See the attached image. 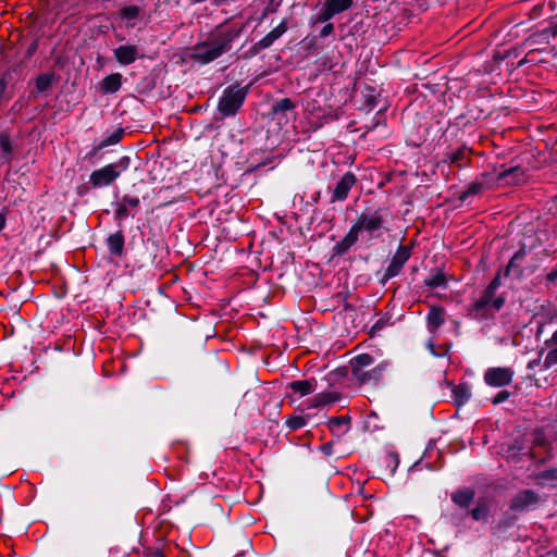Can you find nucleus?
<instances>
[{"label":"nucleus","mask_w":557,"mask_h":557,"mask_svg":"<svg viewBox=\"0 0 557 557\" xmlns=\"http://www.w3.org/2000/svg\"><path fill=\"white\" fill-rule=\"evenodd\" d=\"M385 214H387L385 208H377L373 211L363 210L356 218L346 235L332 247V259L346 255L359 240L362 232L368 233L372 238H377L382 230H387L384 226Z\"/></svg>","instance_id":"f257e3e1"},{"label":"nucleus","mask_w":557,"mask_h":557,"mask_svg":"<svg viewBox=\"0 0 557 557\" xmlns=\"http://www.w3.org/2000/svg\"><path fill=\"white\" fill-rule=\"evenodd\" d=\"M133 159H138L137 152L122 156L115 162L108 163L102 168L92 171L89 175V183L94 188L110 186L121 176L122 173L129 169Z\"/></svg>","instance_id":"f03ea898"},{"label":"nucleus","mask_w":557,"mask_h":557,"mask_svg":"<svg viewBox=\"0 0 557 557\" xmlns=\"http://www.w3.org/2000/svg\"><path fill=\"white\" fill-rule=\"evenodd\" d=\"M249 86L242 87L238 83L227 86L218 102V111L223 117L234 116L243 107Z\"/></svg>","instance_id":"7ed1b4c3"},{"label":"nucleus","mask_w":557,"mask_h":557,"mask_svg":"<svg viewBox=\"0 0 557 557\" xmlns=\"http://www.w3.org/2000/svg\"><path fill=\"white\" fill-rule=\"evenodd\" d=\"M242 32L243 26L220 24L210 33L207 40L222 57L232 50L234 40L239 37Z\"/></svg>","instance_id":"20e7f679"},{"label":"nucleus","mask_w":557,"mask_h":557,"mask_svg":"<svg viewBox=\"0 0 557 557\" xmlns=\"http://www.w3.org/2000/svg\"><path fill=\"white\" fill-rule=\"evenodd\" d=\"M495 293L486 286L481 297L473 302L471 312L475 313L478 319H486L490 309L499 311L504 307L506 297L504 295L496 296Z\"/></svg>","instance_id":"39448f33"},{"label":"nucleus","mask_w":557,"mask_h":557,"mask_svg":"<svg viewBox=\"0 0 557 557\" xmlns=\"http://www.w3.org/2000/svg\"><path fill=\"white\" fill-rule=\"evenodd\" d=\"M541 495L531 488L520 490L509 500V509L517 513L536 510L542 503Z\"/></svg>","instance_id":"423d86ee"},{"label":"nucleus","mask_w":557,"mask_h":557,"mask_svg":"<svg viewBox=\"0 0 557 557\" xmlns=\"http://www.w3.org/2000/svg\"><path fill=\"white\" fill-rule=\"evenodd\" d=\"M473 150L465 143L456 149H449L442 154L441 162L449 166L465 169L471 164Z\"/></svg>","instance_id":"0eeeda50"},{"label":"nucleus","mask_w":557,"mask_h":557,"mask_svg":"<svg viewBox=\"0 0 557 557\" xmlns=\"http://www.w3.org/2000/svg\"><path fill=\"white\" fill-rule=\"evenodd\" d=\"M515 371L509 367H492L484 372V382L491 387H504L512 382Z\"/></svg>","instance_id":"6e6552de"},{"label":"nucleus","mask_w":557,"mask_h":557,"mask_svg":"<svg viewBox=\"0 0 557 557\" xmlns=\"http://www.w3.org/2000/svg\"><path fill=\"white\" fill-rule=\"evenodd\" d=\"M220 57L221 54L215 50L214 47L210 45V42L207 39L197 42L193 47V52L190 54V59L201 65L209 64L219 59Z\"/></svg>","instance_id":"1a4fd4ad"},{"label":"nucleus","mask_w":557,"mask_h":557,"mask_svg":"<svg viewBox=\"0 0 557 557\" xmlns=\"http://www.w3.org/2000/svg\"><path fill=\"white\" fill-rule=\"evenodd\" d=\"M59 82V75L53 72L41 73L35 78V88L29 91L30 99H37L39 95L48 96L53 86Z\"/></svg>","instance_id":"9d476101"},{"label":"nucleus","mask_w":557,"mask_h":557,"mask_svg":"<svg viewBox=\"0 0 557 557\" xmlns=\"http://www.w3.org/2000/svg\"><path fill=\"white\" fill-rule=\"evenodd\" d=\"M357 182L358 180L352 172H346L336 183L332 193L331 202L334 203L336 201L346 200L350 189L357 184Z\"/></svg>","instance_id":"9b49d317"},{"label":"nucleus","mask_w":557,"mask_h":557,"mask_svg":"<svg viewBox=\"0 0 557 557\" xmlns=\"http://www.w3.org/2000/svg\"><path fill=\"white\" fill-rule=\"evenodd\" d=\"M519 516L517 512L508 510L504 511L499 519L492 522L491 532L492 535H496L498 537L505 535L510 529L515 528L518 524Z\"/></svg>","instance_id":"f8f14e48"},{"label":"nucleus","mask_w":557,"mask_h":557,"mask_svg":"<svg viewBox=\"0 0 557 557\" xmlns=\"http://www.w3.org/2000/svg\"><path fill=\"white\" fill-rule=\"evenodd\" d=\"M411 250H412L411 246H406V245H401V244L398 245L397 250L394 253V256L387 267L388 275H391V274L398 275L401 272L405 263L411 257V253H412Z\"/></svg>","instance_id":"ddd939ff"},{"label":"nucleus","mask_w":557,"mask_h":557,"mask_svg":"<svg viewBox=\"0 0 557 557\" xmlns=\"http://www.w3.org/2000/svg\"><path fill=\"white\" fill-rule=\"evenodd\" d=\"M387 368H388V362L382 361L370 370H364L363 372L359 371L358 376H356L355 379L360 384L372 383V384L376 385L380 382H382V380L384 377V373L387 371Z\"/></svg>","instance_id":"4468645a"},{"label":"nucleus","mask_w":557,"mask_h":557,"mask_svg":"<svg viewBox=\"0 0 557 557\" xmlns=\"http://www.w3.org/2000/svg\"><path fill=\"white\" fill-rule=\"evenodd\" d=\"M113 54L121 65H129L140 58L138 48L135 45L119 46L113 50Z\"/></svg>","instance_id":"2eb2a0df"},{"label":"nucleus","mask_w":557,"mask_h":557,"mask_svg":"<svg viewBox=\"0 0 557 557\" xmlns=\"http://www.w3.org/2000/svg\"><path fill=\"white\" fill-rule=\"evenodd\" d=\"M527 256V247L525 244H522L521 247L513 253L510 258L508 264L504 269V276L508 277L511 272L516 273V276L520 278L523 275V270L521 269V262Z\"/></svg>","instance_id":"dca6fc26"},{"label":"nucleus","mask_w":557,"mask_h":557,"mask_svg":"<svg viewBox=\"0 0 557 557\" xmlns=\"http://www.w3.org/2000/svg\"><path fill=\"white\" fill-rule=\"evenodd\" d=\"M524 176V170L520 165L504 169L497 173L496 181L507 185L519 184Z\"/></svg>","instance_id":"f3484780"},{"label":"nucleus","mask_w":557,"mask_h":557,"mask_svg":"<svg viewBox=\"0 0 557 557\" xmlns=\"http://www.w3.org/2000/svg\"><path fill=\"white\" fill-rule=\"evenodd\" d=\"M107 249L111 256L122 257L124 255L125 236L122 230L110 234L106 239Z\"/></svg>","instance_id":"a211bd4d"},{"label":"nucleus","mask_w":557,"mask_h":557,"mask_svg":"<svg viewBox=\"0 0 557 557\" xmlns=\"http://www.w3.org/2000/svg\"><path fill=\"white\" fill-rule=\"evenodd\" d=\"M450 498L456 506L467 509L475 498V491L472 487H461L453 492Z\"/></svg>","instance_id":"6ab92c4d"},{"label":"nucleus","mask_w":557,"mask_h":557,"mask_svg":"<svg viewBox=\"0 0 557 557\" xmlns=\"http://www.w3.org/2000/svg\"><path fill=\"white\" fill-rule=\"evenodd\" d=\"M426 326L429 332L434 333L445 322V309L442 306H431L426 314Z\"/></svg>","instance_id":"aec40b11"},{"label":"nucleus","mask_w":557,"mask_h":557,"mask_svg":"<svg viewBox=\"0 0 557 557\" xmlns=\"http://www.w3.org/2000/svg\"><path fill=\"white\" fill-rule=\"evenodd\" d=\"M123 76L121 73H111L99 84V89L103 95H112L120 90Z\"/></svg>","instance_id":"412c9836"},{"label":"nucleus","mask_w":557,"mask_h":557,"mask_svg":"<svg viewBox=\"0 0 557 557\" xmlns=\"http://www.w3.org/2000/svg\"><path fill=\"white\" fill-rule=\"evenodd\" d=\"M317 380L314 377L308 380L292 381L287 384V388L300 396H307L315 391Z\"/></svg>","instance_id":"4be33fe9"},{"label":"nucleus","mask_w":557,"mask_h":557,"mask_svg":"<svg viewBox=\"0 0 557 557\" xmlns=\"http://www.w3.org/2000/svg\"><path fill=\"white\" fill-rule=\"evenodd\" d=\"M490 513L491 504L485 497H479L475 507L470 510V516L474 521L487 522Z\"/></svg>","instance_id":"5701e85b"},{"label":"nucleus","mask_w":557,"mask_h":557,"mask_svg":"<svg viewBox=\"0 0 557 557\" xmlns=\"http://www.w3.org/2000/svg\"><path fill=\"white\" fill-rule=\"evenodd\" d=\"M287 20L284 18L276 27L259 40V45L262 46L263 49L270 48L276 39L287 32Z\"/></svg>","instance_id":"b1692460"},{"label":"nucleus","mask_w":557,"mask_h":557,"mask_svg":"<svg viewBox=\"0 0 557 557\" xmlns=\"http://www.w3.org/2000/svg\"><path fill=\"white\" fill-rule=\"evenodd\" d=\"M451 393L454 404L458 409L465 406L471 398V388L468 383L455 385Z\"/></svg>","instance_id":"393cba45"},{"label":"nucleus","mask_w":557,"mask_h":557,"mask_svg":"<svg viewBox=\"0 0 557 557\" xmlns=\"http://www.w3.org/2000/svg\"><path fill=\"white\" fill-rule=\"evenodd\" d=\"M472 125L473 122L470 119H468L466 114H459L454 120H450L448 122V126L444 135L446 136L447 134H449L451 137H455L457 136L459 131L469 128Z\"/></svg>","instance_id":"a878e982"},{"label":"nucleus","mask_w":557,"mask_h":557,"mask_svg":"<svg viewBox=\"0 0 557 557\" xmlns=\"http://www.w3.org/2000/svg\"><path fill=\"white\" fill-rule=\"evenodd\" d=\"M295 108L290 98H282L272 103L270 114L273 119H280L281 115L286 116L287 112H294Z\"/></svg>","instance_id":"bb28decb"},{"label":"nucleus","mask_w":557,"mask_h":557,"mask_svg":"<svg viewBox=\"0 0 557 557\" xmlns=\"http://www.w3.org/2000/svg\"><path fill=\"white\" fill-rule=\"evenodd\" d=\"M350 420L351 418L348 414L332 417L327 421V428L333 434H337L339 436L349 430Z\"/></svg>","instance_id":"cd10ccee"},{"label":"nucleus","mask_w":557,"mask_h":557,"mask_svg":"<svg viewBox=\"0 0 557 557\" xmlns=\"http://www.w3.org/2000/svg\"><path fill=\"white\" fill-rule=\"evenodd\" d=\"M143 10L138 5H126L119 10V17L126 22L127 27H134V21L141 16Z\"/></svg>","instance_id":"c85d7f7f"},{"label":"nucleus","mask_w":557,"mask_h":557,"mask_svg":"<svg viewBox=\"0 0 557 557\" xmlns=\"http://www.w3.org/2000/svg\"><path fill=\"white\" fill-rule=\"evenodd\" d=\"M374 362V357L370 354H360L357 355L352 360L350 361L351 364V374L354 379L358 376L359 373L357 372H363L366 368L372 366Z\"/></svg>","instance_id":"c756f323"},{"label":"nucleus","mask_w":557,"mask_h":557,"mask_svg":"<svg viewBox=\"0 0 557 557\" xmlns=\"http://www.w3.org/2000/svg\"><path fill=\"white\" fill-rule=\"evenodd\" d=\"M550 344H554L555 347L547 352L544 359V367L546 369L557 364V330L554 332L552 338L545 341L546 346H549Z\"/></svg>","instance_id":"7c9ffc66"},{"label":"nucleus","mask_w":557,"mask_h":557,"mask_svg":"<svg viewBox=\"0 0 557 557\" xmlns=\"http://www.w3.org/2000/svg\"><path fill=\"white\" fill-rule=\"evenodd\" d=\"M309 418V414L287 416L285 417V425L289 431H297L307 424Z\"/></svg>","instance_id":"2f4dec72"},{"label":"nucleus","mask_w":557,"mask_h":557,"mask_svg":"<svg viewBox=\"0 0 557 557\" xmlns=\"http://www.w3.org/2000/svg\"><path fill=\"white\" fill-rule=\"evenodd\" d=\"M0 150L2 159L10 161L13 152V146L9 133L4 131L0 132Z\"/></svg>","instance_id":"473e14b6"},{"label":"nucleus","mask_w":557,"mask_h":557,"mask_svg":"<svg viewBox=\"0 0 557 557\" xmlns=\"http://www.w3.org/2000/svg\"><path fill=\"white\" fill-rule=\"evenodd\" d=\"M446 275L442 270H437L435 274H431L424 280V285L430 288L446 287Z\"/></svg>","instance_id":"72a5a7b5"},{"label":"nucleus","mask_w":557,"mask_h":557,"mask_svg":"<svg viewBox=\"0 0 557 557\" xmlns=\"http://www.w3.org/2000/svg\"><path fill=\"white\" fill-rule=\"evenodd\" d=\"M339 399L337 392H322L315 395L313 407H322L324 405L333 404Z\"/></svg>","instance_id":"f704fd0d"},{"label":"nucleus","mask_w":557,"mask_h":557,"mask_svg":"<svg viewBox=\"0 0 557 557\" xmlns=\"http://www.w3.org/2000/svg\"><path fill=\"white\" fill-rule=\"evenodd\" d=\"M483 188H484L483 182H479V181L471 182L468 185V187L463 191L460 193L459 200L461 202H465L469 197H473V196H476L478 194H480Z\"/></svg>","instance_id":"c9c22d12"},{"label":"nucleus","mask_w":557,"mask_h":557,"mask_svg":"<svg viewBox=\"0 0 557 557\" xmlns=\"http://www.w3.org/2000/svg\"><path fill=\"white\" fill-rule=\"evenodd\" d=\"M524 442L523 435L515 437L507 446V454L512 458L518 456L525 448Z\"/></svg>","instance_id":"e433bc0d"},{"label":"nucleus","mask_w":557,"mask_h":557,"mask_svg":"<svg viewBox=\"0 0 557 557\" xmlns=\"http://www.w3.org/2000/svg\"><path fill=\"white\" fill-rule=\"evenodd\" d=\"M335 15H337V13L326 2H324L313 23H330L329 21Z\"/></svg>","instance_id":"4c0bfd02"},{"label":"nucleus","mask_w":557,"mask_h":557,"mask_svg":"<svg viewBox=\"0 0 557 557\" xmlns=\"http://www.w3.org/2000/svg\"><path fill=\"white\" fill-rule=\"evenodd\" d=\"M124 135H125V128L122 126H119L111 135L104 137L101 140L102 146H104V148H106V147H109L112 145H116L121 141V139L123 138Z\"/></svg>","instance_id":"58836bf2"},{"label":"nucleus","mask_w":557,"mask_h":557,"mask_svg":"<svg viewBox=\"0 0 557 557\" xmlns=\"http://www.w3.org/2000/svg\"><path fill=\"white\" fill-rule=\"evenodd\" d=\"M533 434H534V440H533L534 446L545 447V448L550 447L552 442L547 438L543 428H536L534 430Z\"/></svg>","instance_id":"ea45409f"},{"label":"nucleus","mask_w":557,"mask_h":557,"mask_svg":"<svg viewBox=\"0 0 557 557\" xmlns=\"http://www.w3.org/2000/svg\"><path fill=\"white\" fill-rule=\"evenodd\" d=\"M337 14L349 10L354 0H326L325 1Z\"/></svg>","instance_id":"a19ab883"},{"label":"nucleus","mask_w":557,"mask_h":557,"mask_svg":"<svg viewBox=\"0 0 557 557\" xmlns=\"http://www.w3.org/2000/svg\"><path fill=\"white\" fill-rule=\"evenodd\" d=\"M16 81L13 78L12 73L7 69L0 76V86L7 91L14 90Z\"/></svg>","instance_id":"79ce46f5"},{"label":"nucleus","mask_w":557,"mask_h":557,"mask_svg":"<svg viewBox=\"0 0 557 557\" xmlns=\"http://www.w3.org/2000/svg\"><path fill=\"white\" fill-rule=\"evenodd\" d=\"M392 317L389 314H385L384 317L380 318L370 329L369 335L371 337H374L377 335L385 326L392 324L391 322Z\"/></svg>","instance_id":"37998d69"},{"label":"nucleus","mask_w":557,"mask_h":557,"mask_svg":"<svg viewBox=\"0 0 557 557\" xmlns=\"http://www.w3.org/2000/svg\"><path fill=\"white\" fill-rule=\"evenodd\" d=\"M116 206H117V208H116V210H115V212H114V216H113V219H114L115 223H116L119 226H121L122 221H123L124 219H126V218L129 215V210H128V208H127L124 203H122L121 201H120V202H117V203H116Z\"/></svg>","instance_id":"c03bdc74"},{"label":"nucleus","mask_w":557,"mask_h":557,"mask_svg":"<svg viewBox=\"0 0 557 557\" xmlns=\"http://www.w3.org/2000/svg\"><path fill=\"white\" fill-rule=\"evenodd\" d=\"M8 70L12 73L16 83L24 78V63L22 61L13 63Z\"/></svg>","instance_id":"a18cd8bd"},{"label":"nucleus","mask_w":557,"mask_h":557,"mask_svg":"<svg viewBox=\"0 0 557 557\" xmlns=\"http://www.w3.org/2000/svg\"><path fill=\"white\" fill-rule=\"evenodd\" d=\"M386 467L391 468V472L394 473L399 465L398 455L395 453H388L383 459Z\"/></svg>","instance_id":"49530a36"},{"label":"nucleus","mask_w":557,"mask_h":557,"mask_svg":"<svg viewBox=\"0 0 557 557\" xmlns=\"http://www.w3.org/2000/svg\"><path fill=\"white\" fill-rule=\"evenodd\" d=\"M539 476L547 482L557 481V468L545 469Z\"/></svg>","instance_id":"de8ad7c7"},{"label":"nucleus","mask_w":557,"mask_h":557,"mask_svg":"<svg viewBox=\"0 0 557 557\" xmlns=\"http://www.w3.org/2000/svg\"><path fill=\"white\" fill-rule=\"evenodd\" d=\"M121 202L124 203L127 208H137L139 207L140 200L137 197L124 195Z\"/></svg>","instance_id":"09e8293b"},{"label":"nucleus","mask_w":557,"mask_h":557,"mask_svg":"<svg viewBox=\"0 0 557 557\" xmlns=\"http://www.w3.org/2000/svg\"><path fill=\"white\" fill-rule=\"evenodd\" d=\"M510 396H511L510 392H508L506 389L499 391L493 398L492 403H493V405L502 404V403L506 401L507 399H509Z\"/></svg>","instance_id":"8fccbe9b"},{"label":"nucleus","mask_w":557,"mask_h":557,"mask_svg":"<svg viewBox=\"0 0 557 557\" xmlns=\"http://www.w3.org/2000/svg\"><path fill=\"white\" fill-rule=\"evenodd\" d=\"M545 285L550 286L557 281V264L545 275Z\"/></svg>","instance_id":"3c124183"},{"label":"nucleus","mask_w":557,"mask_h":557,"mask_svg":"<svg viewBox=\"0 0 557 557\" xmlns=\"http://www.w3.org/2000/svg\"><path fill=\"white\" fill-rule=\"evenodd\" d=\"M334 30H335V28H334L333 23H325V25L319 32V37L325 38L332 34H334Z\"/></svg>","instance_id":"603ef678"},{"label":"nucleus","mask_w":557,"mask_h":557,"mask_svg":"<svg viewBox=\"0 0 557 557\" xmlns=\"http://www.w3.org/2000/svg\"><path fill=\"white\" fill-rule=\"evenodd\" d=\"M38 47H39L38 40L37 39L33 40L25 51V58L30 59L37 52Z\"/></svg>","instance_id":"864d4df0"},{"label":"nucleus","mask_w":557,"mask_h":557,"mask_svg":"<svg viewBox=\"0 0 557 557\" xmlns=\"http://www.w3.org/2000/svg\"><path fill=\"white\" fill-rule=\"evenodd\" d=\"M263 49L262 46L259 45V41H257L256 44H253L249 50L246 52V58H252L257 54H259Z\"/></svg>","instance_id":"5fc2aeb1"},{"label":"nucleus","mask_w":557,"mask_h":557,"mask_svg":"<svg viewBox=\"0 0 557 557\" xmlns=\"http://www.w3.org/2000/svg\"><path fill=\"white\" fill-rule=\"evenodd\" d=\"M102 149H104V146H102V143L100 141L99 144L94 146L90 151L87 152L85 159L92 160Z\"/></svg>","instance_id":"6e6d98bb"},{"label":"nucleus","mask_w":557,"mask_h":557,"mask_svg":"<svg viewBox=\"0 0 557 557\" xmlns=\"http://www.w3.org/2000/svg\"><path fill=\"white\" fill-rule=\"evenodd\" d=\"M364 98H366L364 102H366L367 107L369 108V110H372L376 107L377 98L375 95H372V94L366 95Z\"/></svg>","instance_id":"4d7b16f0"},{"label":"nucleus","mask_w":557,"mask_h":557,"mask_svg":"<svg viewBox=\"0 0 557 557\" xmlns=\"http://www.w3.org/2000/svg\"><path fill=\"white\" fill-rule=\"evenodd\" d=\"M320 451L330 457L333 454V444L331 442L324 443L319 447Z\"/></svg>","instance_id":"13d9d810"},{"label":"nucleus","mask_w":557,"mask_h":557,"mask_svg":"<svg viewBox=\"0 0 557 557\" xmlns=\"http://www.w3.org/2000/svg\"><path fill=\"white\" fill-rule=\"evenodd\" d=\"M500 286V273L498 272L488 283L487 287L495 290Z\"/></svg>","instance_id":"bf43d9fd"},{"label":"nucleus","mask_w":557,"mask_h":557,"mask_svg":"<svg viewBox=\"0 0 557 557\" xmlns=\"http://www.w3.org/2000/svg\"><path fill=\"white\" fill-rule=\"evenodd\" d=\"M395 276H397V275H396V274H391V275H388V274H387V269H386V270H385V272H384V273L379 277V280H377V281H379V283H380L382 286H385V285L387 284V282H388L391 278L395 277Z\"/></svg>","instance_id":"052dcab7"},{"label":"nucleus","mask_w":557,"mask_h":557,"mask_svg":"<svg viewBox=\"0 0 557 557\" xmlns=\"http://www.w3.org/2000/svg\"><path fill=\"white\" fill-rule=\"evenodd\" d=\"M543 35H550L553 38L557 37V23L543 29Z\"/></svg>","instance_id":"680f3d73"},{"label":"nucleus","mask_w":557,"mask_h":557,"mask_svg":"<svg viewBox=\"0 0 557 557\" xmlns=\"http://www.w3.org/2000/svg\"><path fill=\"white\" fill-rule=\"evenodd\" d=\"M7 211L8 209L4 207L2 208L0 212V232L7 225Z\"/></svg>","instance_id":"e2e57ef3"},{"label":"nucleus","mask_w":557,"mask_h":557,"mask_svg":"<svg viewBox=\"0 0 557 557\" xmlns=\"http://www.w3.org/2000/svg\"><path fill=\"white\" fill-rule=\"evenodd\" d=\"M536 323H537V329H536L535 335H536V338L539 339L541 337V335L544 333L547 322L546 321H544V322L536 321Z\"/></svg>","instance_id":"0e129e2a"},{"label":"nucleus","mask_w":557,"mask_h":557,"mask_svg":"<svg viewBox=\"0 0 557 557\" xmlns=\"http://www.w3.org/2000/svg\"><path fill=\"white\" fill-rule=\"evenodd\" d=\"M550 441L557 442V425H552L548 428Z\"/></svg>","instance_id":"69168bd1"},{"label":"nucleus","mask_w":557,"mask_h":557,"mask_svg":"<svg viewBox=\"0 0 557 557\" xmlns=\"http://www.w3.org/2000/svg\"><path fill=\"white\" fill-rule=\"evenodd\" d=\"M304 41L307 42V49H313L315 47V37H306Z\"/></svg>","instance_id":"338daca9"},{"label":"nucleus","mask_w":557,"mask_h":557,"mask_svg":"<svg viewBox=\"0 0 557 557\" xmlns=\"http://www.w3.org/2000/svg\"><path fill=\"white\" fill-rule=\"evenodd\" d=\"M324 122L322 120H318V121H313L311 122V128L313 131H318L319 128H321L323 126Z\"/></svg>","instance_id":"774afa93"}]
</instances>
